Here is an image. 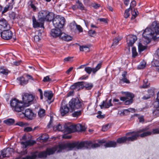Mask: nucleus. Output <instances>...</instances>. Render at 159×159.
Masks as SVG:
<instances>
[{"label": "nucleus", "mask_w": 159, "mask_h": 159, "mask_svg": "<svg viewBox=\"0 0 159 159\" xmlns=\"http://www.w3.org/2000/svg\"><path fill=\"white\" fill-rule=\"evenodd\" d=\"M69 108L65 101H62L60 110L62 116L66 115L68 113L69 111L72 112L76 109L82 108L84 104L78 98H73L69 102Z\"/></svg>", "instance_id": "obj_1"}, {"label": "nucleus", "mask_w": 159, "mask_h": 159, "mask_svg": "<svg viewBox=\"0 0 159 159\" xmlns=\"http://www.w3.org/2000/svg\"><path fill=\"white\" fill-rule=\"evenodd\" d=\"M143 36L147 40V44L150 42L152 39L155 40L159 38V23L156 21L153 22L145 30Z\"/></svg>", "instance_id": "obj_2"}, {"label": "nucleus", "mask_w": 159, "mask_h": 159, "mask_svg": "<svg viewBox=\"0 0 159 159\" xmlns=\"http://www.w3.org/2000/svg\"><path fill=\"white\" fill-rule=\"evenodd\" d=\"M60 150L59 145L55 146L51 148H48L46 151L40 152L39 153L37 151L31 152L30 155H27L23 157L21 159H37L38 158L44 159L47 157V155L53 154L55 151Z\"/></svg>", "instance_id": "obj_3"}, {"label": "nucleus", "mask_w": 159, "mask_h": 159, "mask_svg": "<svg viewBox=\"0 0 159 159\" xmlns=\"http://www.w3.org/2000/svg\"><path fill=\"white\" fill-rule=\"evenodd\" d=\"M85 146L84 142H76L71 143H67L59 145L60 150L58 152H61L62 150L69 148L70 150H71L73 148L76 147L78 149H80L84 147Z\"/></svg>", "instance_id": "obj_4"}, {"label": "nucleus", "mask_w": 159, "mask_h": 159, "mask_svg": "<svg viewBox=\"0 0 159 159\" xmlns=\"http://www.w3.org/2000/svg\"><path fill=\"white\" fill-rule=\"evenodd\" d=\"M10 105L13 110L18 112L23 111L25 108L23 103L16 98L11 100Z\"/></svg>", "instance_id": "obj_5"}, {"label": "nucleus", "mask_w": 159, "mask_h": 159, "mask_svg": "<svg viewBox=\"0 0 159 159\" xmlns=\"http://www.w3.org/2000/svg\"><path fill=\"white\" fill-rule=\"evenodd\" d=\"M65 21V20L64 17L57 15L53 18L52 23L56 28L60 29L63 28Z\"/></svg>", "instance_id": "obj_6"}, {"label": "nucleus", "mask_w": 159, "mask_h": 159, "mask_svg": "<svg viewBox=\"0 0 159 159\" xmlns=\"http://www.w3.org/2000/svg\"><path fill=\"white\" fill-rule=\"evenodd\" d=\"M39 14L40 16H41L44 21H51L54 17V14L52 12H49L47 10H43L40 11Z\"/></svg>", "instance_id": "obj_7"}, {"label": "nucleus", "mask_w": 159, "mask_h": 159, "mask_svg": "<svg viewBox=\"0 0 159 159\" xmlns=\"http://www.w3.org/2000/svg\"><path fill=\"white\" fill-rule=\"evenodd\" d=\"M34 98V97L33 95L27 93H25L22 98L25 107L29 106V104L32 102Z\"/></svg>", "instance_id": "obj_8"}, {"label": "nucleus", "mask_w": 159, "mask_h": 159, "mask_svg": "<svg viewBox=\"0 0 159 159\" xmlns=\"http://www.w3.org/2000/svg\"><path fill=\"white\" fill-rule=\"evenodd\" d=\"M38 20H37L35 16H33L32 17L33 27L34 28L38 27H43V26L44 21L41 16H39Z\"/></svg>", "instance_id": "obj_9"}, {"label": "nucleus", "mask_w": 159, "mask_h": 159, "mask_svg": "<svg viewBox=\"0 0 159 159\" xmlns=\"http://www.w3.org/2000/svg\"><path fill=\"white\" fill-rule=\"evenodd\" d=\"M1 36L2 39L6 40L11 39L13 33L10 29L4 30L1 32Z\"/></svg>", "instance_id": "obj_10"}, {"label": "nucleus", "mask_w": 159, "mask_h": 159, "mask_svg": "<svg viewBox=\"0 0 159 159\" xmlns=\"http://www.w3.org/2000/svg\"><path fill=\"white\" fill-rule=\"evenodd\" d=\"M101 66V63H99L95 67L91 68L90 67H85L84 70L89 74H90L91 72H92L93 74H95L100 69Z\"/></svg>", "instance_id": "obj_11"}, {"label": "nucleus", "mask_w": 159, "mask_h": 159, "mask_svg": "<svg viewBox=\"0 0 159 159\" xmlns=\"http://www.w3.org/2000/svg\"><path fill=\"white\" fill-rule=\"evenodd\" d=\"M13 151L12 148H9L4 149L0 152V159L9 157L11 155Z\"/></svg>", "instance_id": "obj_12"}, {"label": "nucleus", "mask_w": 159, "mask_h": 159, "mask_svg": "<svg viewBox=\"0 0 159 159\" xmlns=\"http://www.w3.org/2000/svg\"><path fill=\"white\" fill-rule=\"evenodd\" d=\"M135 133V132L134 131L126 133V135L130 136L129 137H127V140L129 141H133L136 140L138 138L139 136V134L138 133V131L136 132L135 134H134Z\"/></svg>", "instance_id": "obj_13"}, {"label": "nucleus", "mask_w": 159, "mask_h": 159, "mask_svg": "<svg viewBox=\"0 0 159 159\" xmlns=\"http://www.w3.org/2000/svg\"><path fill=\"white\" fill-rule=\"evenodd\" d=\"M149 127H147L145 128L140 129L138 131V133L139 134L140 133L143 132L140 134H139V136L141 137H143L151 135L152 134V132L148 131L149 130Z\"/></svg>", "instance_id": "obj_14"}, {"label": "nucleus", "mask_w": 159, "mask_h": 159, "mask_svg": "<svg viewBox=\"0 0 159 159\" xmlns=\"http://www.w3.org/2000/svg\"><path fill=\"white\" fill-rule=\"evenodd\" d=\"M137 39L136 36L133 35H129L127 37V42L129 46H132L134 43Z\"/></svg>", "instance_id": "obj_15"}, {"label": "nucleus", "mask_w": 159, "mask_h": 159, "mask_svg": "<svg viewBox=\"0 0 159 159\" xmlns=\"http://www.w3.org/2000/svg\"><path fill=\"white\" fill-rule=\"evenodd\" d=\"M98 143L100 144L105 143L104 146L106 147H115L116 146V142L114 141H110L106 143L105 140H98Z\"/></svg>", "instance_id": "obj_16"}, {"label": "nucleus", "mask_w": 159, "mask_h": 159, "mask_svg": "<svg viewBox=\"0 0 159 159\" xmlns=\"http://www.w3.org/2000/svg\"><path fill=\"white\" fill-rule=\"evenodd\" d=\"M10 25L7 20L4 18L0 19V31L5 29H10Z\"/></svg>", "instance_id": "obj_17"}, {"label": "nucleus", "mask_w": 159, "mask_h": 159, "mask_svg": "<svg viewBox=\"0 0 159 159\" xmlns=\"http://www.w3.org/2000/svg\"><path fill=\"white\" fill-rule=\"evenodd\" d=\"M84 82L76 83L70 86V89H75L77 91H79L81 89H83L84 87Z\"/></svg>", "instance_id": "obj_18"}, {"label": "nucleus", "mask_w": 159, "mask_h": 159, "mask_svg": "<svg viewBox=\"0 0 159 159\" xmlns=\"http://www.w3.org/2000/svg\"><path fill=\"white\" fill-rule=\"evenodd\" d=\"M62 32L60 29H53L51 30V35L54 37H60Z\"/></svg>", "instance_id": "obj_19"}, {"label": "nucleus", "mask_w": 159, "mask_h": 159, "mask_svg": "<svg viewBox=\"0 0 159 159\" xmlns=\"http://www.w3.org/2000/svg\"><path fill=\"white\" fill-rule=\"evenodd\" d=\"M23 114L27 118L31 120L32 119L34 116V113L30 109H25V112L22 111Z\"/></svg>", "instance_id": "obj_20"}, {"label": "nucleus", "mask_w": 159, "mask_h": 159, "mask_svg": "<svg viewBox=\"0 0 159 159\" xmlns=\"http://www.w3.org/2000/svg\"><path fill=\"white\" fill-rule=\"evenodd\" d=\"M75 131V125L66 126L65 128V132L70 134Z\"/></svg>", "instance_id": "obj_21"}, {"label": "nucleus", "mask_w": 159, "mask_h": 159, "mask_svg": "<svg viewBox=\"0 0 159 159\" xmlns=\"http://www.w3.org/2000/svg\"><path fill=\"white\" fill-rule=\"evenodd\" d=\"M154 107L156 108L153 111V115L156 117L159 116V103L155 102L154 103Z\"/></svg>", "instance_id": "obj_22"}, {"label": "nucleus", "mask_w": 159, "mask_h": 159, "mask_svg": "<svg viewBox=\"0 0 159 159\" xmlns=\"http://www.w3.org/2000/svg\"><path fill=\"white\" fill-rule=\"evenodd\" d=\"M21 143L23 147L26 148L28 146L33 145L36 143V142L34 140H29L25 142H22Z\"/></svg>", "instance_id": "obj_23"}, {"label": "nucleus", "mask_w": 159, "mask_h": 159, "mask_svg": "<svg viewBox=\"0 0 159 159\" xmlns=\"http://www.w3.org/2000/svg\"><path fill=\"white\" fill-rule=\"evenodd\" d=\"M28 4L29 6L33 9L34 11H36L37 9L38 8L36 6V4H38L34 0H30L28 2Z\"/></svg>", "instance_id": "obj_24"}, {"label": "nucleus", "mask_w": 159, "mask_h": 159, "mask_svg": "<svg viewBox=\"0 0 159 159\" xmlns=\"http://www.w3.org/2000/svg\"><path fill=\"white\" fill-rule=\"evenodd\" d=\"M60 37L62 40L66 41H70L72 39V37L70 36L63 33H62Z\"/></svg>", "instance_id": "obj_25"}, {"label": "nucleus", "mask_w": 159, "mask_h": 159, "mask_svg": "<svg viewBox=\"0 0 159 159\" xmlns=\"http://www.w3.org/2000/svg\"><path fill=\"white\" fill-rule=\"evenodd\" d=\"M85 143V146H91L92 148H95L98 147L100 146V145L97 143L93 144L91 141H84Z\"/></svg>", "instance_id": "obj_26"}, {"label": "nucleus", "mask_w": 159, "mask_h": 159, "mask_svg": "<svg viewBox=\"0 0 159 159\" xmlns=\"http://www.w3.org/2000/svg\"><path fill=\"white\" fill-rule=\"evenodd\" d=\"M112 106V104L111 103V99L109 100L107 103L105 102L104 101L102 102V104L100 106L101 108H102L103 107H105L106 108H109L110 106Z\"/></svg>", "instance_id": "obj_27"}, {"label": "nucleus", "mask_w": 159, "mask_h": 159, "mask_svg": "<svg viewBox=\"0 0 159 159\" xmlns=\"http://www.w3.org/2000/svg\"><path fill=\"white\" fill-rule=\"evenodd\" d=\"M17 80L18 81L20 84L21 85H25L28 83V80H26L23 76L17 78Z\"/></svg>", "instance_id": "obj_28"}, {"label": "nucleus", "mask_w": 159, "mask_h": 159, "mask_svg": "<svg viewBox=\"0 0 159 159\" xmlns=\"http://www.w3.org/2000/svg\"><path fill=\"white\" fill-rule=\"evenodd\" d=\"M148 93L149 95L147 97H146L145 96H143V99L146 100L150 98L151 96H153L154 94V88H151L149 89L148 90Z\"/></svg>", "instance_id": "obj_29"}, {"label": "nucleus", "mask_w": 159, "mask_h": 159, "mask_svg": "<svg viewBox=\"0 0 159 159\" xmlns=\"http://www.w3.org/2000/svg\"><path fill=\"white\" fill-rule=\"evenodd\" d=\"M44 96L48 99L50 100L53 96V94L51 91H45L44 93Z\"/></svg>", "instance_id": "obj_30"}, {"label": "nucleus", "mask_w": 159, "mask_h": 159, "mask_svg": "<svg viewBox=\"0 0 159 159\" xmlns=\"http://www.w3.org/2000/svg\"><path fill=\"white\" fill-rule=\"evenodd\" d=\"M152 66L156 67V70L159 73V60H154L152 61Z\"/></svg>", "instance_id": "obj_31"}, {"label": "nucleus", "mask_w": 159, "mask_h": 159, "mask_svg": "<svg viewBox=\"0 0 159 159\" xmlns=\"http://www.w3.org/2000/svg\"><path fill=\"white\" fill-rule=\"evenodd\" d=\"M15 120L14 119L9 118L5 120L3 122L6 124L10 125H12L15 122Z\"/></svg>", "instance_id": "obj_32"}, {"label": "nucleus", "mask_w": 159, "mask_h": 159, "mask_svg": "<svg viewBox=\"0 0 159 159\" xmlns=\"http://www.w3.org/2000/svg\"><path fill=\"white\" fill-rule=\"evenodd\" d=\"M49 138V136L47 134H44L42 135L41 136L39 137L38 139L39 140H47Z\"/></svg>", "instance_id": "obj_33"}, {"label": "nucleus", "mask_w": 159, "mask_h": 159, "mask_svg": "<svg viewBox=\"0 0 159 159\" xmlns=\"http://www.w3.org/2000/svg\"><path fill=\"white\" fill-rule=\"evenodd\" d=\"M13 8V6L11 4H9L7 5L4 8V10L2 11V14L6 12L8 10H11Z\"/></svg>", "instance_id": "obj_34"}, {"label": "nucleus", "mask_w": 159, "mask_h": 159, "mask_svg": "<svg viewBox=\"0 0 159 159\" xmlns=\"http://www.w3.org/2000/svg\"><path fill=\"white\" fill-rule=\"evenodd\" d=\"M127 140V137L125 136L118 138L116 141V143H122Z\"/></svg>", "instance_id": "obj_35"}, {"label": "nucleus", "mask_w": 159, "mask_h": 159, "mask_svg": "<svg viewBox=\"0 0 159 159\" xmlns=\"http://www.w3.org/2000/svg\"><path fill=\"white\" fill-rule=\"evenodd\" d=\"M76 3L78 4L77 8L81 10H85V7L83 3L80 2L79 0L76 1Z\"/></svg>", "instance_id": "obj_36"}, {"label": "nucleus", "mask_w": 159, "mask_h": 159, "mask_svg": "<svg viewBox=\"0 0 159 159\" xmlns=\"http://www.w3.org/2000/svg\"><path fill=\"white\" fill-rule=\"evenodd\" d=\"M39 116L40 117H43L45 114V111L44 109L40 108L38 112Z\"/></svg>", "instance_id": "obj_37"}, {"label": "nucleus", "mask_w": 159, "mask_h": 159, "mask_svg": "<svg viewBox=\"0 0 159 159\" xmlns=\"http://www.w3.org/2000/svg\"><path fill=\"white\" fill-rule=\"evenodd\" d=\"M146 48V47L143 46L142 44L140 43H139L138 45V50L139 52L143 51Z\"/></svg>", "instance_id": "obj_38"}, {"label": "nucleus", "mask_w": 159, "mask_h": 159, "mask_svg": "<svg viewBox=\"0 0 159 159\" xmlns=\"http://www.w3.org/2000/svg\"><path fill=\"white\" fill-rule=\"evenodd\" d=\"M82 114V111L80 110L78 111H75L73 112L72 116L73 117H78L80 116Z\"/></svg>", "instance_id": "obj_39"}, {"label": "nucleus", "mask_w": 159, "mask_h": 159, "mask_svg": "<svg viewBox=\"0 0 159 159\" xmlns=\"http://www.w3.org/2000/svg\"><path fill=\"white\" fill-rule=\"evenodd\" d=\"M149 83H148L147 80H145L143 81V84L141 86H140V88H147L149 86Z\"/></svg>", "instance_id": "obj_40"}, {"label": "nucleus", "mask_w": 159, "mask_h": 159, "mask_svg": "<svg viewBox=\"0 0 159 159\" xmlns=\"http://www.w3.org/2000/svg\"><path fill=\"white\" fill-rule=\"evenodd\" d=\"M80 50L81 51L88 52L89 50V47L85 46H80Z\"/></svg>", "instance_id": "obj_41"}, {"label": "nucleus", "mask_w": 159, "mask_h": 159, "mask_svg": "<svg viewBox=\"0 0 159 159\" xmlns=\"http://www.w3.org/2000/svg\"><path fill=\"white\" fill-rule=\"evenodd\" d=\"M146 65V63L144 61H143L141 62L140 64L138 66V68L139 69H141L145 68Z\"/></svg>", "instance_id": "obj_42"}, {"label": "nucleus", "mask_w": 159, "mask_h": 159, "mask_svg": "<svg viewBox=\"0 0 159 159\" xmlns=\"http://www.w3.org/2000/svg\"><path fill=\"white\" fill-rule=\"evenodd\" d=\"M84 87H85L86 89L88 90H90L93 87V84L91 83H87L85 84L84 82Z\"/></svg>", "instance_id": "obj_43"}, {"label": "nucleus", "mask_w": 159, "mask_h": 159, "mask_svg": "<svg viewBox=\"0 0 159 159\" xmlns=\"http://www.w3.org/2000/svg\"><path fill=\"white\" fill-rule=\"evenodd\" d=\"M8 70L4 67L0 68V73L4 75H7L8 73Z\"/></svg>", "instance_id": "obj_44"}, {"label": "nucleus", "mask_w": 159, "mask_h": 159, "mask_svg": "<svg viewBox=\"0 0 159 159\" xmlns=\"http://www.w3.org/2000/svg\"><path fill=\"white\" fill-rule=\"evenodd\" d=\"M139 12L138 11L136 10H134L133 11H132V16L131 18V19H134L136 17L138 14Z\"/></svg>", "instance_id": "obj_45"}, {"label": "nucleus", "mask_w": 159, "mask_h": 159, "mask_svg": "<svg viewBox=\"0 0 159 159\" xmlns=\"http://www.w3.org/2000/svg\"><path fill=\"white\" fill-rule=\"evenodd\" d=\"M125 95L126 96V97H127V98L128 97L130 98V99H133L134 97V95L133 93L129 92H125Z\"/></svg>", "instance_id": "obj_46"}, {"label": "nucleus", "mask_w": 159, "mask_h": 159, "mask_svg": "<svg viewBox=\"0 0 159 159\" xmlns=\"http://www.w3.org/2000/svg\"><path fill=\"white\" fill-rule=\"evenodd\" d=\"M132 54L133 57H135L137 55L138 53L136 52V48L134 47L132 48Z\"/></svg>", "instance_id": "obj_47"}, {"label": "nucleus", "mask_w": 159, "mask_h": 159, "mask_svg": "<svg viewBox=\"0 0 159 159\" xmlns=\"http://www.w3.org/2000/svg\"><path fill=\"white\" fill-rule=\"evenodd\" d=\"M134 109L132 108H129L127 109H125L123 111H121V114H122L124 115L125 112H132L134 111Z\"/></svg>", "instance_id": "obj_48"}, {"label": "nucleus", "mask_w": 159, "mask_h": 159, "mask_svg": "<svg viewBox=\"0 0 159 159\" xmlns=\"http://www.w3.org/2000/svg\"><path fill=\"white\" fill-rule=\"evenodd\" d=\"M65 127L66 126L62 128V126L61 125L59 124L57 126L56 128L57 129L58 131L65 132Z\"/></svg>", "instance_id": "obj_49"}, {"label": "nucleus", "mask_w": 159, "mask_h": 159, "mask_svg": "<svg viewBox=\"0 0 159 159\" xmlns=\"http://www.w3.org/2000/svg\"><path fill=\"white\" fill-rule=\"evenodd\" d=\"M131 10L130 9V8H128L126 10H125V12L124 13V17L126 18L128 17L129 16V12L130 11V10Z\"/></svg>", "instance_id": "obj_50"}, {"label": "nucleus", "mask_w": 159, "mask_h": 159, "mask_svg": "<svg viewBox=\"0 0 159 159\" xmlns=\"http://www.w3.org/2000/svg\"><path fill=\"white\" fill-rule=\"evenodd\" d=\"M74 26H75L76 29L79 31L80 32H83V29L82 27L79 25L73 24Z\"/></svg>", "instance_id": "obj_51"}, {"label": "nucleus", "mask_w": 159, "mask_h": 159, "mask_svg": "<svg viewBox=\"0 0 159 159\" xmlns=\"http://www.w3.org/2000/svg\"><path fill=\"white\" fill-rule=\"evenodd\" d=\"M96 34V32L95 31L91 30H89L88 32V35L91 36L93 37Z\"/></svg>", "instance_id": "obj_52"}, {"label": "nucleus", "mask_w": 159, "mask_h": 159, "mask_svg": "<svg viewBox=\"0 0 159 159\" xmlns=\"http://www.w3.org/2000/svg\"><path fill=\"white\" fill-rule=\"evenodd\" d=\"M120 39L118 38H115L113 41V43L112 45V46L116 45L118 43Z\"/></svg>", "instance_id": "obj_53"}, {"label": "nucleus", "mask_w": 159, "mask_h": 159, "mask_svg": "<svg viewBox=\"0 0 159 159\" xmlns=\"http://www.w3.org/2000/svg\"><path fill=\"white\" fill-rule=\"evenodd\" d=\"M43 81L44 82H48L52 81L51 79L49 78V76H47L45 77H44L43 80Z\"/></svg>", "instance_id": "obj_54"}, {"label": "nucleus", "mask_w": 159, "mask_h": 159, "mask_svg": "<svg viewBox=\"0 0 159 159\" xmlns=\"http://www.w3.org/2000/svg\"><path fill=\"white\" fill-rule=\"evenodd\" d=\"M152 132L153 134H159V127L153 129Z\"/></svg>", "instance_id": "obj_55"}, {"label": "nucleus", "mask_w": 159, "mask_h": 159, "mask_svg": "<svg viewBox=\"0 0 159 159\" xmlns=\"http://www.w3.org/2000/svg\"><path fill=\"white\" fill-rule=\"evenodd\" d=\"M73 58L72 57H67L65 58L64 59L63 61L64 62L68 61H72V59Z\"/></svg>", "instance_id": "obj_56"}, {"label": "nucleus", "mask_w": 159, "mask_h": 159, "mask_svg": "<svg viewBox=\"0 0 159 159\" xmlns=\"http://www.w3.org/2000/svg\"><path fill=\"white\" fill-rule=\"evenodd\" d=\"M136 5V2L135 1L133 0L131 2L130 4V7L129 8H130V9L131 10L132 7H134Z\"/></svg>", "instance_id": "obj_57"}, {"label": "nucleus", "mask_w": 159, "mask_h": 159, "mask_svg": "<svg viewBox=\"0 0 159 159\" xmlns=\"http://www.w3.org/2000/svg\"><path fill=\"white\" fill-rule=\"evenodd\" d=\"M133 102V99H129V100L127 99L125 101V104L126 105H128L132 103Z\"/></svg>", "instance_id": "obj_58"}, {"label": "nucleus", "mask_w": 159, "mask_h": 159, "mask_svg": "<svg viewBox=\"0 0 159 159\" xmlns=\"http://www.w3.org/2000/svg\"><path fill=\"white\" fill-rule=\"evenodd\" d=\"M81 128V125L78 124L75 125V131H80Z\"/></svg>", "instance_id": "obj_59"}, {"label": "nucleus", "mask_w": 159, "mask_h": 159, "mask_svg": "<svg viewBox=\"0 0 159 159\" xmlns=\"http://www.w3.org/2000/svg\"><path fill=\"white\" fill-rule=\"evenodd\" d=\"M24 131L26 132H29L33 131V129L31 127H27L24 128Z\"/></svg>", "instance_id": "obj_60"}, {"label": "nucleus", "mask_w": 159, "mask_h": 159, "mask_svg": "<svg viewBox=\"0 0 159 159\" xmlns=\"http://www.w3.org/2000/svg\"><path fill=\"white\" fill-rule=\"evenodd\" d=\"M121 80L124 83H125L127 84H129L130 82L129 80L126 78H123Z\"/></svg>", "instance_id": "obj_61"}, {"label": "nucleus", "mask_w": 159, "mask_h": 159, "mask_svg": "<svg viewBox=\"0 0 159 159\" xmlns=\"http://www.w3.org/2000/svg\"><path fill=\"white\" fill-rule=\"evenodd\" d=\"M62 138L64 139H70L71 138V136L70 135L64 134L63 135Z\"/></svg>", "instance_id": "obj_62"}, {"label": "nucleus", "mask_w": 159, "mask_h": 159, "mask_svg": "<svg viewBox=\"0 0 159 159\" xmlns=\"http://www.w3.org/2000/svg\"><path fill=\"white\" fill-rule=\"evenodd\" d=\"M98 20H99L100 22H104L105 23H107V19H106L104 18H98Z\"/></svg>", "instance_id": "obj_63"}, {"label": "nucleus", "mask_w": 159, "mask_h": 159, "mask_svg": "<svg viewBox=\"0 0 159 159\" xmlns=\"http://www.w3.org/2000/svg\"><path fill=\"white\" fill-rule=\"evenodd\" d=\"M108 125H106L105 126H103L102 128V130L103 131H106L108 129Z\"/></svg>", "instance_id": "obj_64"}]
</instances>
